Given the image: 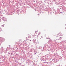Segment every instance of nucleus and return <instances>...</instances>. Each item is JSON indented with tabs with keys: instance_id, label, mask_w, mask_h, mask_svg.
Returning a JSON list of instances; mask_svg holds the SVG:
<instances>
[{
	"instance_id": "obj_1",
	"label": "nucleus",
	"mask_w": 66,
	"mask_h": 66,
	"mask_svg": "<svg viewBox=\"0 0 66 66\" xmlns=\"http://www.w3.org/2000/svg\"><path fill=\"white\" fill-rule=\"evenodd\" d=\"M61 32H60L59 33H57L56 35V36H57H57H60V35H61Z\"/></svg>"
},
{
	"instance_id": "obj_2",
	"label": "nucleus",
	"mask_w": 66,
	"mask_h": 66,
	"mask_svg": "<svg viewBox=\"0 0 66 66\" xmlns=\"http://www.w3.org/2000/svg\"><path fill=\"white\" fill-rule=\"evenodd\" d=\"M36 36V33L35 32V34H32V36Z\"/></svg>"
},
{
	"instance_id": "obj_3",
	"label": "nucleus",
	"mask_w": 66,
	"mask_h": 66,
	"mask_svg": "<svg viewBox=\"0 0 66 66\" xmlns=\"http://www.w3.org/2000/svg\"><path fill=\"white\" fill-rule=\"evenodd\" d=\"M62 39V37H60L59 38L58 40H61Z\"/></svg>"
},
{
	"instance_id": "obj_4",
	"label": "nucleus",
	"mask_w": 66,
	"mask_h": 66,
	"mask_svg": "<svg viewBox=\"0 0 66 66\" xmlns=\"http://www.w3.org/2000/svg\"><path fill=\"white\" fill-rule=\"evenodd\" d=\"M31 36H29V37H28V38H31Z\"/></svg>"
},
{
	"instance_id": "obj_5",
	"label": "nucleus",
	"mask_w": 66,
	"mask_h": 66,
	"mask_svg": "<svg viewBox=\"0 0 66 66\" xmlns=\"http://www.w3.org/2000/svg\"><path fill=\"white\" fill-rule=\"evenodd\" d=\"M34 2H35V1H34Z\"/></svg>"
},
{
	"instance_id": "obj_6",
	"label": "nucleus",
	"mask_w": 66,
	"mask_h": 66,
	"mask_svg": "<svg viewBox=\"0 0 66 66\" xmlns=\"http://www.w3.org/2000/svg\"><path fill=\"white\" fill-rule=\"evenodd\" d=\"M48 38V39H50V38Z\"/></svg>"
}]
</instances>
